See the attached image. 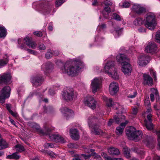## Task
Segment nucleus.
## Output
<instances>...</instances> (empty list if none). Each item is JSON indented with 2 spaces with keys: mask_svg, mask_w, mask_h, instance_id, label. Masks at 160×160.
I'll return each mask as SVG.
<instances>
[{
  "mask_svg": "<svg viewBox=\"0 0 160 160\" xmlns=\"http://www.w3.org/2000/svg\"><path fill=\"white\" fill-rule=\"evenodd\" d=\"M53 68V65L50 62H47L43 64L42 66L41 69L45 74L50 72Z\"/></svg>",
  "mask_w": 160,
  "mask_h": 160,
  "instance_id": "f3484780",
  "label": "nucleus"
},
{
  "mask_svg": "<svg viewBox=\"0 0 160 160\" xmlns=\"http://www.w3.org/2000/svg\"><path fill=\"white\" fill-rule=\"evenodd\" d=\"M25 43L28 46V43H30L32 41L28 37H26L24 39Z\"/></svg>",
  "mask_w": 160,
  "mask_h": 160,
  "instance_id": "4d7b16f0",
  "label": "nucleus"
},
{
  "mask_svg": "<svg viewBox=\"0 0 160 160\" xmlns=\"http://www.w3.org/2000/svg\"><path fill=\"white\" fill-rule=\"evenodd\" d=\"M138 111V109L136 107L133 108L132 109V114L135 115L137 114Z\"/></svg>",
  "mask_w": 160,
  "mask_h": 160,
  "instance_id": "e2e57ef3",
  "label": "nucleus"
},
{
  "mask_svg": "<svg viewBox=\"0 0 160 160\" xmlns=\"http://www.w3.org/2000/svg\"><path fill=\"white\" fill-rule=\"evenodd\" d=\"M123 152L126 158H128L130 157V149L127 147H125L123 148Z\"/></svg>",
  "mask_w": 160,
  "mask_h": 160,
  "instance_id": "f704fd0d",
  "label": "nucleus"
},
{
  "mask_svg": "<svg viewBox=\"0 0 160 160\" xmlns=\"http://www.w3.org/2000/svg\"><path fill=\"white\" fill-rule=\"evenodd\" d=\"M44 147L45 148H48L50 147L51 148H53L54 147V145L50 143H46L44 144Z\"/></svg>",
  "mask_w": 160,
  "mask_h": 160,
  "instance_id": "3c124183",
  "label": "nucleus"
},
{
  "mask_svg": "<svg viewBox=\"0 0 160 160\" xmlns=\"http://www.w3.org/2000/svg\"><path fill=\"white\" fill-rule=\"evenodd\" d=\"M143 23V19L140 18H137L133 22V24L137 26H139L141 25Z\"/></svg>",
  "mask_w": 160,
  "mask_h": 160,
  "instance_id": "cd10ccee",
  "label": "nucleus"
},
{
  "mask_svg": "<svg viewBox=\"0 0 160 160\" xmlns=\"http://www.w3.org/2000/svg\"><path fill=\"white\" fill-rule=\"evenodd\" d=\"M83 103L85 105L94 109L96 108L97 102L94 98L91 96H88L84 99Z\"/></svg>",
  "mask_w": 160,
  "mask_h": 160,
  "instance_id": "6e6552de",
  "label": "nucleus"
},
{
  "mask_svg": "<svg viewBox=\"0 0 160 160\" xmlns=\"http://www.w3.org/2000/svg\"><path fill=\"white\" fill-rule=\"evenodd\" d=\"M49 137L50 140L56 142H60L62 143H64L66 142V140L64 138L58 134H50L49 135Z\"/></svg>",
  "mask_w": 160,
  "mask_h": 160,
  "instance_id": "ddd939ff",
  "label": "nucleus"
},
{
  "mask_svg": "<svg viewBox=\"0 0 160 160\" xmlns=\"http://www.w3.org/2000/svg\"><path fill=\"white\" fill-rule=\"evenodd\" d=\"M11 89L8 86L4 87L0 92V102L3 103L6 98H8L10 96Z\"/></svg>",
  "mask_w": 160,
  "mask_h": 160,
  "instance_id": "1a4fd4ad",
  "label": "nucleus"
},
{
  "mask_svg": "<svg viewBox=\"0 0 160 160\" xmlns=\"http://www.w3.org/2000/svg\"><path fill=\"white\" fill-rule=\"evenodd\" d=\"M97 118L93 116L89 117L88 120L89 126L92 128L96 135H99L102 133V131L99 128V126L95 124Z\"/></svg>",
  "mask_w": 160,
  "mask_h": 160,
  "instance_id": "39448f33",
  "label": "nucleus"
},
{
  "mask_svg": "<svg viewBox=\"0 0 160 160\" xmlns=\"http://www.w3.org/2000/svg\"><path fill=\"white\" fill-rule=\"evenodd\" d=\"M130 6V3L128 2H124L122 5V7L124 8H127Z\"/></svg>",
  "mask_w": 160,
  "mask_h": 160,
  "instance_id": "052dcab7",
  "label": "nucleus"
},
{
  "mask_svg": "<svg viewBox=\"0 0 160 160\" xmlns=\"http://www.w3.org/2000/svg\"><path fill=\"white\" fill-rule=\"evenodd\" d=\"M144 104L146 107H148L150 106V102L148 98L145 99L144 101Z\"/></svg>",
  "mask_w": 160,
  "mask_h": 160,
  "instance_id": "09e8293b",
  "label": "nucleus"
},
{
  "mask_svg": "<svg viewBox=\"0 0 160 160\" xmlns=\"http://www.w3.org/2000/svg\"><path fill=\"white\" fill-rule=\"evenodd\" d=\"M149 59L148 56L145 55H141L139 57L137 62L139 66H143L148 63Z\"/></svg>",
  "mask_w": 160,
  "mask_h": 160,
  "instance_id": "dca6fc26",
  "label": "nucleus"
},
{
  "mask_svg": "<svg viewBox=\"0 0 160 160\" xmlns=\"http://www.w3.org/2000/svg\"><path fill=\"white\" fill-rule=\"evenodd\" d=\"M150 73L152 75H153V77L155 79H156V73L154 71V70H152L150 71Z\"/></svg>",
  "mask_w": 160,
  "mask_h": 160,
  "instance_id": "69168bd1",
  "label": "nucleus"
},
{
  "mask_svg": "<svg viewBox=\"0 0 160 160\" xmlns=\"http://www.w3.org/2000/svg\"><path fill=\"white\" fill-rule=\"evenodd\" d=\"M104 70L105 72L110 77L116 80L119 78L117 70L114 67V62H108L104 67Z\"/></svg>",
  "mask_w": 160,
  "mask_h": 160,
  "instance_id": "f03ea898",
  "label": "nucleus"
},
{
  "mask_svg": "<svg viewBox=\"0 0 160 160\" xmlns=\"http://www.w3.org/2000/svg\"><path fill=\"white\" fill-rule=\"evenodd\" d=\"M38 48L40 50H43L46 49V46L43 44H41L39 45Z\"/></svg>",
  "mask_w": 160,
  "mask_h": 160,
  "instance_id": "603ef678",
  "label": "nucleus"
},
{
  "mask_svg": "<svg viewBox=\"0 0 160 160\" xmlns=\"http://www.w3.org/2000/svg\"><path fill=\"white\" fill-rule=\"evenodd\" d=\"M103 100L106 102L107 105L108 107H111L112 106L113 103V101L111 98H108L106 96L102 97Z\"/></svg>",
  "mask_w": 160,
  "mask_h": 160,
  "instance_id": "c756f323",
  "label": "nucleus"
},
{
  "mask_svg": "<svg viewBox=\"0 0 160 160\" xmlns=\"http://www.w3.org/2000/svg\"><path fill=\"white\" fill-rule=\"evenodd\" d=\"M43 80V78L41 76L36 75L32 77L31 79V82L33 86L36 87L40 86Z\"/></svg>",
  "mask_w": 160,
  "mask_h": 160,
  "instance_id": "f8f14e48",
  "label": "nucleus"
},
{
  "mask_svg": "<svg viewBox=\"0 0 160 160\" xmlns=\"http://www.w3.org/2000/svg\"><path fill=\"white\" fill-rule=\"evenodd\" d=\"M15 148L17 151L20 152H21L25 150V148L23 146L20 144L16 145Z\"/></svg>",
  "mask_w": 160,
  "mask_h": 160,
  "instance_id": "72a5a7b5",
  "label": "nucleus"
},
{
  "mask_svg": "<svg viewBox=\"0 0 160 160\" xmlns=\"http://www.w3.org/2000/svg\"><path fill=\"white\" fill-rule=\"evenodd\" d=\"M64 2V0H56L55 2V6L57 7H58Z\"/></svg>",
  "mask_w": 160,
  "mask_h": 160,
  "instance_id": "c03bdc74",
  "label": "nucleus"
},
{
  "mask_svg": "<svg viewBox=\"0 0 160 160\" xmlns=\"http://www.w3.org/2000/svg\"><path fill=\"white\" fill-rule=\"evenodd\" d=\"M102 156L105 160H110L111 157L108 156L107 154L104 152H102Z\"/></svg>",
  "mask_w": 160,
  "mask_h": 160,
  "instance_id": "49530a36",
  "label": "nucleus"
},
{
  "mask_svg": "<svg viewBox=\"0 0 160 160\" xmlns=\"http://www.w3.org/2000/svg\"><path fill=\"white\" fill-rule=\"evenodd\" d=\"M128 122L127 121H125V122L122 123L121 124L120 127H121L122 128H123V129H124V128L125 126H126V125L128 123Z\"/></svg>",
  "mask_w": 160,
  "mask_h": 160,
  "instance_id": "338daca9",
  "label": "nucleus"
},
{
  "mask_svg": "<svg viewBox=\"0 0 160 160\" xmlns=\"http://www.w3.org/2000/svg\"><path fill=\"white\" fill-rule=\"evenodd\" d=\"M119 89L118 84L115 82H112L109 86V92L112 95H114L117 93Z\"/></svg>",
  "mask_w": 160,
  "mask_h": 160,
  "instance_id": "2eb2a0df",
  "label": "nucleus"
},
{
  "mask_svg": "<svg viewBox=\"0 0 160 160\" xmlns=\"http://www.w3.org/2000/svg\"><path fill=\"white\" fill-rule=\"evenodd\" d=\"M116 58L117 62L119 63H123L124 62H126V61H129L128 58L125 55L123 54L118 55Z\"/></svg>",
  "mask_w": 160,
  "mask_h": 160,
  "instance_id": "4be33fe9",
  "label": "nucleus"
},
{
  "mask_svg": "<svg viewBox=\"0 0 160 160\" xmlns=\"http://www.w3.org/2000/svg\"><path fill=\"white\" fill-rule=\"evenodd\" d=\"M127 136L130 139L137 142L140 140L142 135V132L140 130H137L133 127L130 128V129L126 131Z\"/></svg>",
  "mask_w": 160,
  "mask_h": 160,
  "instance_id": "7ed1b4c3",
  "label": "nucleus"
},
{
  "mask_svg": "<svg viewBox=\"0 0 160 160\" xmlns=\"http://www.w3.org/2000/svg\"><path fill=\"white\" fill-rule=\"evenodd\" d=\"M113 17L114 19L117 21H120L122 19L120 17L118 14L116 13H113Z\"/></svg>",
  "mask_w": 160,
  "mask_h": 160,
  "instance_id": "de8ad7c7",
  "label": "nucleus"
},
{
  "mask_svg": "<svg viewBox=\"0 0 160 160\" xmlns=\"http://www.w3.org/2000/svg\"><path fill=\"white\" fill-rule=\"evenodd\" d=\"M122 71L125 75H129L132 71V68L130 64L127 62H124L122 66Z\"/></svg>",
  "mask_w": 160,
  "mask_h": 160,
  "instance_id": "a211bd4d",
  "label": "nucleus"
},
{
  "mask_svg": "<svg viewBox=\"0 0 160 160\" xmlns=\"http://www.w3.org/2000/svg\"><path fill=\"white\" fill-rule=\"evenodd\" d=\"M137 95V92L135 90H129L128 91L127 97L130 98H135Z\"/></svg>",
  "mask_w": 160,
  "mask_h": 160,
  "instance_id": "c85d7f7f",
  "label": "nucleus"
},
{
  "mask_svg": "<svg viewBox=\"0 0 160 160\" xmlns=\"http://www.w3.org/2000/svg\"><path fill=\"white\" fill-rule=\"evenodd\" d=\"M33 33L37 36L39 37L42 36V32L40 31H35Z\"/></svg>",
  "mask_w": 160,
  "mask_h": 160,
  "instance_id": "13d9d810",
  "label": "nucleus"
},
{
  "mask_svg": "<svg viewBox=\"0 0 160 160\" xmlns=\"http://www.w3.org/2000/svg\"><path fill=\"white\" fill-rule=\"evenodd\" d=\"M91 154H92V156H94V158H97L98 160H101V158L100 155H98L95 153H92Z\"/></svg>",
  "mask_w": 160,
  "mask_h": 160,
  "instance_id": "bf43d9fd",
  "label": "nucleus"
},
{
  "mask_svg": "<svg viewBox=\"0 0 160 160\" xmlns=\"http://www.w3.org/2000/svg\"><path fill=\"white\" fill-rule=\"evenodd\" d=\"M13 159H18L20 157V155L17 153L15 152L13 153Z\"/></svg>",
  "mask_w": 160,
  "mask_h": 160,
  "instance_id": "864d4df0",
  "label": "nucleus"
},
{
  "mask_svg": "<svg viewBox=\"0 0 160 160\" xmlns=\"http://www.w3.org/2000/svg\"><path fill=\"white\" fill-rule=\"evenodd\" d=\"M51 11V9L49 8L45 7L43 9L42 12L43 14L47 15Z\"/></svg>",
  "mask_w": 160,
  "mask_h": 160,
  "instance_id": "37998d69",
  "label": "nucleus"
},
{
  "mask_svg": "<svg viewBox=\"0 0 160 160\" xmlns=\"http://www.w3.org/2000/svg\"><path fill=\"white\" fill-rule=\"evenodd\" d=\"M132 10L138 14H141L145 12L144 8L140 4H135L132 7Z\"/></svg>",
  "mask_w": 160,
  "mask_h": 160,
  "instance_id": "6ab92c4d",
  "label": "nucleus"
},
{
  "mask_svg": "<svg viewBox=\"0 0 160 160\" xmlns=\"http://www.w3.org/2000/svg\"><path fill=\"white\" fill-rule=\"evenodd\" d=\"M82 65V61L79 59H75L73 61H67L64 66L62 67L61 69L62 73L74 76L79 72Z\"/></svg>",
  "mask_w": 160,
  "mask_h": 160,
  "instance_id": "f257e3e1",
  "label": "nucleus"
},
{
  "mask_svg": "<svg viewBox=\"0 0 160 160\" xmlns=\"http://www.w3.org/2000/svg\"><path fill=\"white\" fill-rule=\"evenodd\" d=\"M51 129L48 127H46L45 128L44 130L43 131L44 133V134H42V135H48L51 132Z\"/></svg>",
  "mask_w": 160,
  "mask_h": 160,
  "instance_id": "a18cd8bd",
  "label": "nucleus"
},
{
  "mask_svg": "<svg viewBox=\"0 0 160 160\" xmlns=\"http://www.w3.org/2000/svg\"><path fill=\"white\" fill-rule=\"evenodd\" d=\"M123 129L120 126L118 127L116 129V133L117 135H120L123 132Z\"/></svg>",
  "mask_w": 160,
  "mask_h": 160,
  "instance_id": "e433bc0d",
  "label": "nucleus"
},
{
  "mask_svg": "<svg viewBox=\"0 0 160 160\" xmlns=\"http://www.w3.org/2000/svg\"><path fill=\"white\" fill-rule=\"evenodd\" d=\"M29 126L32 128L35 129L40 134H44L43 130L40 129L39 125L35 122L30 123Z\"/></svg>",
  "mask_w": 160,
  "mask_h": 160,
  "instance_id": "a878e982",
  "label": "nucleus"
},
{
  "mask_svg": "<svg viewBox=\"0 0 160 160\" xmlns=\"http://www.w3.org/2000/svg\"><path fill=\"white\" fill-rule=\"evenodd\" d=\"M143 84L148 86H151L153 84V80L151 77L149 75L144 74L143 77Z\"/></svg>",
  "mask_w": 160,
  "mask_h": 160,
  "instance_id": "412c9836",
  "label": "nucleus"
},
{
  "mask_svg": "<svg viewBox=\"0 0 160 160\" xmlns=\"http://www.w3.org/2000/svg\"><path fill=\"white\" fill-rule=\"evenodd\" d=\"M45 153V154H47V155L50 156L52 158H55L57 156V155L54 152L51 151H46Z\"/></svg>",
  "mask_w": 160,
  "mask_h": 160,
  "instance_id": "79ce46f5",
  "label": "nucleus"
},
{
  "mask_svg": "<svg viewBox=\"0 0 160 160\" xmlns=\"http://www.w3.org/2000/svg\"><path fill=\"white\" fill-rule=\"evenodd\" d=\"M113 118L115 122L117 124H119L121 121H122V119H125V117L124 115H122L121 118H120L118 116L115 115L114 116Z\"/></svg>",
  "mask_w": 160,
  "mask_h": 160,
  "instance_id": "473e14b6",
  "label": "nucleus"
},
{
  "mask_svg": "<svg viewBox=\"0 0 160 160\" xmlns=\"http://www.w3.org/2000/svg\"><path fill=\"white\" fill-rule=\"evenodd\" d=\"M154 14L152 12H148L145 18V26L149 29H153L156 25Z\"/></svg>",
  "mask_w": 160,
  "mask_h": 160,
  "instance_id": "20e7f679",
  "label": "nucleus"
},
{
  "mask_svg": "<svg viewBox=\"0 0 160 160\" xmlns=\"http://www.w3.org/2000/svg\"><path fill=\"white\" fill-rule=\"evenodd\" d=\"M148 121L147 120L144 121V124L148 130H151L153 128V124L152 123V115L151 113L146 114Z\"/></svg>",
  "mask_w": 160,
  "mask_h": 160,
  "instance_id": "aec40b11",
  "label": "nucleus"
},
{
  "mask_svg": "<svg viewBox=\"0 0 160 160\" xmlns=\"http://www.w3.org/2000/svg\"><path fill=\"white\" fill-rule=\"evenodd\" d=\"M70 135L72 138L74 140H78L79 138V134L77 129L72 128L70 129Z\"/></svg>",
  "mask_w": 160,
  "mask_h": 160,
  "instance_id": "5701e85b",
  "label": "nucleus"
},
{
  "mask_svg": "<svg viewBox=\"0 0 160 160\" xmlns=\"http://www.w3.org/2000/svg\"><path fill=\"white\" fill-rule=\"evenodd\" d=\"M151 91L153 93H151L150 94V98L151 101H153L154 100V94L156 96V100H159V97L158 94V92L157 89L154 88H152L151 89Z\"/></svg>",
  "mask_w": 160,
  "mask_h": 160,
  "instance_id": "393cba45",
  "label": "nucleus"
},
{
  "mask_svg": "<svg viewBox=\"0 0 160 160\" xmlns=\"http://www.w3.org/2000/svg\"><path fill=\"white\" fill-rule=\"evenodd\" d=\"M26 50L28 51V52L30 54H32L34 55H36L37 54L36 52H35L34 51L31 50L30 49H27Z\"/></svg>",
  "mask_w": 160,
  "mask_h": 160,
  "instance_id": "6e6d98bb",
  "label": "nucleus"
},
{
  "mask_svg": "<svg viewBox=\"0 0 160 160\" xmlns=\"http://www.w3.org/2000/svg\"><path fill=\"white\" fill-rule=\"evenodd\" d=\"M102 79L100 78L96 77L92 81L91 88L93 93L99 90L101 87Z\"/></svg>",
  "mask_w": 160,
  "mask_h": 160,
  "instance_id": "0eeeda50",
  "label": "nucleus"
},
{
  "mask_svg": "<svg viewBox=\"0 0 160 160\" xmlns=\"http://www.w3.org/2000/svg\"><path fill=\"white\" fill-rule=\"evenodd\" d=\"M135 152L141 158H144V154L142 150L139 149H136Z\"/></svg>",
  "mask_w": 160,
  "mask_h": 160,
  "instance_id": "4c0bfd02",
  "label": "nucleus"
},
{
  "mask_svg": "<svg viewBox=\"0 0 160 160\" xmlns=\"http://www.w3.org/2000/svg\"><path fill=\"white\" fill-rule=\"evenodd\" d=\"M147 109V111L145 112V114H148L149 113H151L152 111L150 107H146Z\"/></svg>",
  "mask_w": 160,
  "mask_h": 160,
  "instance_id": "774afa93",
  "label": "nucleus"
},
{
  "mask_svg": "<svg viewBox=\"0 0 160 160\" xmlns=\"http://www.w3.org/2000/svg\"><path fill=\"white\" fill-rule=\"evenodd\" d=\"M92 154H91L88 155H86L85 154H82V156L86 160L89 159L92 156Z\"/></svg>",
  "mask_w": 160,
  "mask_h": 160,
  "instance_id": "680f3d73",
  "label": "nucleus"
},
{
  "mask_svg": "<svg viewBox=\"0 0 160 160\" xmlns=\"http://www.w3.org/2000/svg\"><path fill=\"white\" fill-rule=\"evenodd\" d=\"M6 30L4 27H0V38H4L6 35Z\"/></svg>",
  "mask_w": 160,
  "mask_h": 160,
  "instance_id": "2f4dec72",
  "label": "nucleus"
},
{
  "mask_svg": "<svg viewBox=\"0 0 160 160\" xmlns=\"http://www.w3.org/2000/svg\"><path fill=\"white\" fill-rule=\"evenodd\" d=\"M12 76L9 72L3 73L0 76V84L3 83H8L11 80Z\"/></svg>",
  "mask_w": 160,
  "mask_h": 160,
  "instance_id": "4468645a",
  "label": "nucleus"
},
{
  "mask_svg": "<svg viewBox=\"0 0 160 160\" xmlns=\"http://www.w3.org/2000/svg\"><path fill=\"white\" fill-rule=\"evenodd\" d=\"M106 28V25L104 24H99L97 28V31L99 32L102 30H104Z\"/></svg>",
  "mask_w": 160,
  "mask_h": 160,
  "instance_id": "58836bf2",
  "label": "nucleus"
},
{
  "mask_svg": "<svg viewBox=\"0 0 160 160\" xmlns=\"http://www.w3.org/2000/svg\"><path fill=\"white\" fill-rule=\"evenodd\" d=\"M77 93L73 89L67 91H64L62 94L63 99L67 101H71L77 97Z\"/></svg>",
  "mask_w": 160,
  "mask_h": 160,
  "instance_id": "423d86ee",
  "label": "nucleus"
},
{
  "mask_svg": "<svg viewBox=\"0 0 160 160\" xmlns=\"http://www.w3.org/2000/svg\"><path fill=\"white\" fill-rule=\"evenodd\" d=\"M104 3L105 5V6L104 7V10L107 13L110 12L111 10L109 7L112 5V2L108 0H106L104 1Z\"/></svg>",
  "mask_w": 160,
  "mask_h": 160,
  "instance_id": "bb28decb",
  "label": "nucleus"
},
{
  "mask_svg": "<svg viewBox=\"0 0 160 160\" xmlns=\"http://www.w3.org/2000/svg\"><path fill=\"white\" fill-rule=\"evenodd\" d=\"M84 151L87 153H89L91 152H92L94 151V150L93 149H89L87 148H84Z\"/></svg>",
  "mask_w": 160,
  "mask_h": 160,
  "instance_id": "5fc2aeb1",
  "label": "nucleus"
},
{
  "mask_svg": "<svg viewBox=\"0 0 160 160\" xmlns=\"http://www.w3.org/2000/svg\"><path fill=\"white\" fill-rule=\"evenodd\" d=\"M53 55L54 56H57L59 54V52L58 50L52 51Z\"/></svg>",
  "mask_w": 160,
  "mask_h": 160,
  "instance_id": "0e129e2a",
  "label": "nucleus"
},
{
  "mask_svg": "<svg viewBox=\"0 0 160 160\" xmlns=\"http://www.w3.org/2000/svg\"><path fill=\"white\" fill-rule=\"evenodd\" d=\"M60 110L67 119L72 117L74 115V112L66 107H62Z\"/></svg>",
  "mask_w": 160,
  "mask_h": 160,
  "instance_id": "9b49d317",
  "label": "nucleus"
},
{
  "mask_svg": "<svg viewBox=\"0 0 160 160\" xmlns=\"http://www.w3.org/2000/svg\"><path fill=\"white\" fill-rule=\"evenodd\" d=\"M157 49L156 44L154 42H149L146 47L145 51V52L153 54L156 53Z\"/></svg>",
  "mask_w": 160,
  "mask_h": 160,
  "instance_id": "9d476101",
  "label": "nucleus"
},
{
  "mask_svg": "<svg viewBox=\"0 0 160 160\" xmlns=\"http://www.w3.org/2000/svg\"><path fill=\"white\" fill-rule=\"evenodd\" d=\"M53 56L52 51L50 49H48L45 54V57L46 58L49 59Z\"/></svg>",
  "mask_w": 160,
  "mask_h": 160,
  "instance_id": "c9c22d12",
  "label": "nucleus"
},
{
  "mask_svg": "<svg viewBox=\"0 0 160 160\" xmlns=\"http://www.w3.org/2000/svg\"><path fill=\"white\" fill-rule=\"evenodd\" d=\"M155 39L157 42L160 44V30L156 32Z\"/></svg>",
  "mask_w": 160,
  "mask_h": 160,
  "instance_id": "ea45409f",
  "label": "nucleus"
},
{
  "mask_svg": "<svg viewBox=\"0 0 160 160\" xmlns=\"http://www.w3.org/2000/svg\"><path fill=\"white\" fill-rule=\"evenodd\" d=\"M37 44L34 42L31 41L30 43H28V46L32 49L35 48L37 47Z\"/></svg>",
  "mask_w": 160,
  "mask_h": 160,
  "instance_id": "a19ab883",
  "label": "nucleus"
},
{
  "mask_svg": "<svg viewBox=\"0 0 160 160\" xmlns=\"http://www.w3.org/2000/svg\"><path fill=\"white\" fill-rule=\"evenodd\" d=\"M108 153L110 155H118L120 153L119 149L116 148L111 147L108 149Z\"/></svg>",
  "mask_w": 160,
  "mask_h": 160,
  "instance_id": "b1692460",
  "label": "nucleus"
},
{
  "mask_svg": "<svg viewBox=\"0 0 160 160\" xmlns=\"http://www.w3.org/2000/svg\"><path fill=\"white\" fill-rule=\"evenodd\" d=\"M4 59L0 60V68H1L7 64L8 61V57L7 55L5 56Z\"/></svg>",
  "mask_w": 160,
  "mask_h": 160,
  "instance_id": "7c9ffc66",
  "label": "nucleus"
},
{
  "mask_svg": "<svg viewBox=\"0 0 160 160\" xmlns=\"http://www.w3.org/2000/svg\"><path fill=\"white\" fill-rule=\"evenodd\" d=\"M22 39H19L18 40V47L19 48H20L22 49H25V45L24 44H22V45H21L20 44L21 43Z\"/></svg>",
  "mask_w": 160,
  "mask_h": 160,
  "instance_id": "8fccbe9b",
  "label": "nucleus"
}]
</instances>
